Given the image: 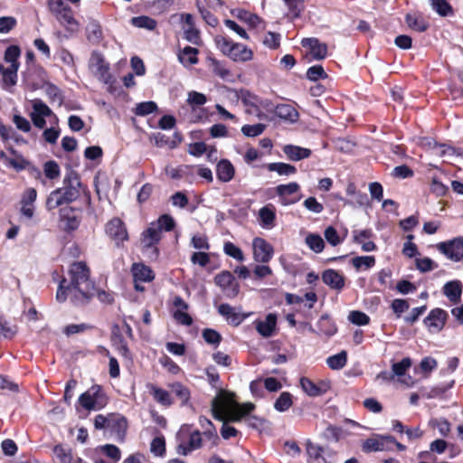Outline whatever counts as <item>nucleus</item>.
Segmentation results:
<instances>
[{"instance_id":"2","label":"nucleus","mask_w":463,"mask_h":463,"mask_svg":"<svg viewBox=\"0 0 463 463\" xmlns=\"http://www.w3.org/2000/svg\"><path fill=\"white\" fill-rule=\"evenodd\" d=\"M85 192V187L80 182L77 172L69 171L62 181V186L51 192L46 200V208L52 211L63 204L71 203L76 201L81 193Z\"/></svg>"},{"instance_id":"39","label":"nucleus","mask_w":463,"mask_h":463,"mask_svg":"<svg viewBox=\"0 0 463 463\" xmlns=\"http://www.w3.org/2000/svg\"><path fill=\"white\" fill-rule=\"evenodd\" d=\"M430 4L432 10L442 17L453 14V8L447 0H430Z\"/></svg>"},{"instance_id":"21","label":"nucleus","mask_w":463,"mask_h":463,"mask_svg":"<svg viewBox=\"0 0 463 463\" xmlns=\"http://www.w3.org/2000/svg\"><path fill=\"white\" fill-rule=\"evenodd\" d=\"M218 313L232 326H239L249 316L237 312L235 307L226 303L221 304L218 307Z\"/></svg>"},{"instance_id":"9","label":"nucleus","mask_w":463,"mask_h":463,"mask_svg":"<svg viewBox=\"0 0 463 463\" xmlns=\"http://www.w3.org/2000/svg\"><path fill=\"white\" fill-rule=\"evenodd\" d=\"M90 69L93 74L103 83L111 84L112 75L109 72V65L105 61L101 53L93 52L90 59Z\"/></svg>"},{"instance_id":"12","label":"nucleus","mask_w":463,"mask_h":463,"mask_svg":"<svg viewBox=\"0 0 463 463\" xmlns=\"http://www.w3.org/2000/svg\"><path fill=\"white\" fill-rule=\"evenodd\" d=\"M214 283L228 298H234L240 291V285L230 271H222L214 277Z\"/></svg>"},{"instance_id":"56","label":"nucleus","mask_w":463,"mask_h":463,"mask_svg":"<svg viewBox=\"0 0 463 463\" xmlns=\"http://www.w3.org/2000/svg\"><path fill=\"white\" fill-rule=\"evenodd\" d=\"M307 78L312 81H317L320 79H326L327 74L321 65H314L307 69Z\"/></svg>"},{"instance_id":"3","label":"nucleus","mask_w":463,"mask_h":463,"mask_svg":"<svg viewBox=\"0 0 463 463\" xmlns=\"http://www.w3.org/2000/svg\"><path fill=\"white\" fill-rule=\"evenodd\" d=\"M211 410L215 420L227 423L240 421L243 417L232 394L222 390H220L216 397L213 399Z\"/></svg>"},{"instance_id":"58","label":"nucleus","mask_w":463,"mask_h":463,"mask_svg":"<svg viewBox=\"0 0 463 463\" xmlns=\"http://www.w3.org/2000/svg\"><path fill=\"white\" fill-rule=\"evenodd\" d=\"M204 341L213 345H219L222 341V335L214 329L206 328L202 333Z\"/></svg>"},{"instance_id":"22","label":"nucleus","mask_w":463,"mask_h":463,"mask_svg":"<svg viewBox=\"0 0 463 463\" xmlns=\"http://www.w3.org/2000/svg\"><path fill=\"white\" fill-rule=\"evenodd\" d=\"M37 192L33 188L27 189L21 199V214L27 219H32L34 214V202Z\"/></svg>"},{"instance_id":"36","label":"nucleus","mask_w":463,"mask_h":463,"mask_svg":"<svg viewBox=\"0 0 463 463\" xmlns=\"http://www.w3.org/2000/svg\"><path fill=\"white\" fill-rule=\"evenodd\" d=\"M266 167L269 172H276L279 175L289 176L297 173L294 165L282 162L269 163Z\"/></svg>"},{"instance_id":"1","label":"nucleus","mask_w":463,"mask_h":463,"mask_svg":"<svg viewBox=\"0 0 463 463\" xmlns=\"http://www.w3.org/2000/svg\"><path fill=\"white\" fill-rule=\"evenodd\" d=\"M69 281L61 280L56 299L64 302L68 298L76 306L87 304L95 294L94 283L90 279V269L82 261L73 262L69 269Z\"/></svg>"},{"instance_id":"44","label":"nucleus","mask_w":463,"mask_h":463,"mask_svg":"<svg viewBox=\"0 0 463 463\" xmlns=\"http://www.w3.org/2000/svg\"><path fill=\"white\" fill-rule=\"evenodd\" d=\"M351 262L357 270L369 269L374 266L375 258L373 256H359L353 258Z\"/></svg>"},{"instance_id":"37","label":"nucleus","mask_w":463,"mask_h":463,"mask_svg":"<svg viewBox=\"0 0 463 463\" xmlns=\"http://www.w3.org/2000/svg\"><path fill=\"white\" fill-rule=\"evenodd\" d=\"M318 334L331 336L336 333V326L327 315H322L317 322Z\"/></svg>"},{"instance_id":"25","label":"nucleus","mask_w":463,"mask_h":463,"mask_svg":"<svg viewBox=\"0 0 463 463\" xmlns=\"http://www.w3.org/2000/svg\"><path fill=\"white\" fill-rule=\"evenodd\" d=\"M463 285L459 280L447 282L442 288V293L453 304L460 302Z\"/></svg>"},{"instance_id":"16","label":"nucleus","mask_w":463,"mask_h":463,"mask_svg":"<svg viewBox=\"0 0 463 463\" xmlns=\"http://www.w3.org/2000/svg\"><path fill=\"white\" fill-rule=\"evenodd\" d=\"M128 422L125 417L117 414H110L108 431L117 441L122 442L126 436Z\"/></svg>"},{"instance_id":"60","label":"nucleus","mask_w":463,"mask_h":463,"mask_svg":"<svg viewBox=\"0 0 463 463\" xmlns=\"http://www.w3.org/2000/svg\"><path fill=\"white\" fill-rule=\"evenodd\" d=\"M348 319L352 324L357 326H365L370 322V317L362 311H352L349 313Z\"/></svg>"},{"instance_id":"31","label":"nucleus","mask_w":463,"mask_h":463,"mask_svg":"<svg viewBox=\"0 0 463 463\" xmlns=\"http://www.w3.org/2000/svg\"><path fill=\"white\" fill-rule=\"evenodd\" d=\"M56 458L61 463H80L82 459L75 456L71 449L62 445H56L53 449Z\"/></svg>"},{"instance_id":"35","label":"nucleus","mask_w":463,"mask_h":463,"mask_svg":"<svg viewBox=\"0 0 463 463\" xmlns=\"http://www.w3.org/2000/svg\"><path fill=\"white\" fill-rule=\"evenodd\" d=\"M147 388L154 400L163 406H170L173 403L170 393L154 384H148Z\"/></svg>"},{"instance_id":"62","label":"nucleus","mask_w":463,"mask_h":463,"mask_svg":"<svg viewBox=\"0 0 463 463\" xmlns=\"http://www.w3.org/2000/svg\"><path fill=\"white\" fill-rule=\"evenodd\" d=\"M326 241L332 246H337L342 243L343 240L340 238L338 232L333 226H328L324 232Z\"/></svg>"},{"instance_id":"29","label":"nucleus","mask_w":463,"mask_h":463,"mask_svg":"<svg viewBox=\"0 0 463 463\" xmlns=\"http://www.w3.org/2000/svg\"><path fill=\"white\" fill-rule=\"evenodd\" d=\"M273 113L281 119L294 123L298 119V112L290 104H279L275 106Z\"/></svg>"},{"instance_id":"6","label":"nucleus","mask_w":463,"mask_h":463,"mask_svg":"<svg viewBox=\"0 0 463 463\" xmlns=\"http://www.w3.org/2000/svg\"><path fill=\"white\" fill-rule=\"evenodd\" d=\"M78 402L86 411H99L107 405L108 397L100 385L94 384L80 395Z\"/></svg>"},{"instance_id":"40","label":"nucleus","mask_w":463,"mask_h":463,"mask_svg":"<svg viewBox=\"0 0 463 463\" xmlns=\"http://www.w3.org/2000/svg\"><path fill=\"white\" fill-rule=\"evenodd\" d=\"M131 24L137 28H144L149 31H153L156 28L157 23L155 19L149 16L140 15L132 17Z\"/></svg>"},{"instance_id":"19","label":"nucleus","mask_w":463,"mask_h":463,"mask_svg":"<svg viewBox=\"0 0 463 463\" xmlns=\"http://www.w3.org/2000/svg\"><path fill=\"white\" fill-rule=\"evenodd\" d=\"M301 45L309 49L310 54L314 60L319 61L326 57V44L319 42L317 38H304L301 41Z\"/></svg>"},{"instance_id":"34","label":"nucleus","mask_w":463,"mask_h":463,"mask_svg":"<svg viewBox=\"0 0 463 463\" xmlns=\"http://www.w3.org/2000/svg\"><path fill=\"white\" fill-rule=\"evenodd\" d=\"M55 17L60 22V24L67 29V31L71 33L78 31L79 24L73 17L72 10L71 7H68L65 11L61 12Z\"/></svg>"},{"instance_id":"46","label":"nucleus","mask_w":463,"mask_h":463,"mask_svg":"<svg viewBox=\"0 0 463 463\" xmlns=\"http://www.w3.org/2000/svg\"><path fill=\"white\" fill-rule=\"evenodd\" d=\"M190 244L194 249L198 250H208L210 249L208 237L202 233L194 234L191 238Z\"/></svg>"},{"instance_id":"13","label":"nucleus","mask_w":463,"mask_h":463,"mask_svg":"<svg viewBox=\"0 0 463 463\" xmlns=\"http://www.w3.org/2000/svg\"><path fill=\"white\" fill-rule=\"evenodd\" d=\"M106 233L119 246L128 240L125 223L119 218H113L106 225Z\"/></svg>"},{"instance_id":"48","label":"nucleus","mask_w":463,"mask_h":463,"mask_svg":"<svg viewBox=\"0 0 463 463\" xmlns=\"http://www.w3.org/2000/svg\"><path fill=\"white\" fill-rule=\"evenodd\" d=\"M223 251L226 255L236 260L237 261L242 262L244 260L242 250L231 241L224 242Z\"/></svg>"},{"instance_id":"49","label":"nucleus","mask_w":463,"mask_h":463,"mask_svg":"<svg viewBox=\"0 0 463 463\" xmlns=\"http://www.w3.org/2000/svg\"><path fill=\"white\" fill-rule=\"evenodd\" d=\"M411 366V360L409 357L403 358L399 363H394L392 365V375L402 377L404 376L406 371Z\"/></svg>"},{"instance_id":"61","label":"nucleus","mask_w":463,"mask_h":463,"mask_svg":"<svg viewBox=\"0 0 463 463\" xmlns=\"http://www.w3.org/2000/svg\"><path fill=\"white\" fill-rule=\"evenodd\" d=\"M211 67L215 75L222 80H226L230 76V71L219 61L211 59Z\"/></svg>"},{"instance_id":"8","label":"nucleus","mask_w":463,"mask_h":463,"mask_svg":"<svg viewBox=\"0 0 463 463\" xmlns=\"http://www.w3.org/2000/svg\"><path fill=\"white\" fill-rule=\"evenodd\" d=\"M394 442L395 438L391 435H374L363 442L362 450L365 453L392 451Z\"/></svg>"},{"instance_id":"47","label":"nucleus","mask_w":463,"mask_h":463,"mask_svg":"<svg viewBox=\"0 0 463 463\" xmlns=\"http://www.w3.org/2000/svg\"><path fill=\"white\" fill-rule=\"evenodd\" d=\"M292 405V396L289 392H282L279 398L276 400L274 403V408L278 411H288Z\"/></svg>"},{"instance_id":"20","label":"nucleus","mask_w":463,"mask_h":463,"mask_svg":"<svg viewBox=\"0 0 463 463\" xmlns=\"http://www.w3.org/2000/svg\"><path fill=\"white\" fill-rule=\"evenodd\" d=\"M321 279L332 289L341 291L345 288V277L335 269H326L323 271Z\"/></svg>"},{"instance_id":"57","label":"nucleus","mask_w":463,"mask_h":463,"mask_svg":"<svg viewBox=\"0 0 463 463\" xmlns=\"http://www.w3.org/2000/svg\"><path fill=\"white\" fill-rule=\"evenodd\" d=\"M157 109V105L154 101H145L137 105L135 113L137 116H146L155 112Z\"/></svg>"},{"instance_id":"7","label":"nucleus","mask_w":463,"mask_h":463,"mask_svg":"<svg viewBox=\"0 0 463 463\" xmlns=\"http://www.w3.org/2000/svg\"><path fill=\"white\" fill-rule=\"evenodd\" d=\"M162 239V233L152 223L141 233L140 242L142 251L151 260H156L159 255L157 244Z\"/></svg>"},{"instance_id":"63","label":"nucleus","mask_w":463,"mask_h":463,"mask_svg":"<svg viewBox=\"0 0 463 463\" xmlns=\"http://www.w3.org/2000/svg\"><path fill=\"white\" fill-rule=\"evenodd\" d=\"M184 37L189 43L198 45L200 44V33L195 27H185L183 26Z\"/></svg>"},{"instance_id":"23","label":"nucleus","mask_w":463,"mask_h":463,"mask_svg":"<svg viewBox=\"0 0 463 463\" xmlns=\"http://www.w3.org/2000/svg\"><path fill=\"white\" fill-rule=\"evenodd\" d=\"M276 325L277 316L273 313L268 314L264 320H257L255 322L257 332L263 337L271 336L276 328Z\"/></svg>"},{"instance_id":"32","label":"nucleus","mask_w":463,"mask_h":463,"mask_svg":"<svg viewBox=\"0 0 463 463\" xmlns=\"http://www.w3.org/2000/svg\"><path fill=\"white\" fill-rule=\"evenodd\" d=\"M96 454L106 456L111 463H118L121 458V450L113 444L98 446L96 448Z\"/></svg>"},{"instance_id":"42","label":"nucleus","mask_w":463,"mask_h":463,"mask_svg":"<svg viewBox=\"0 0 463 463\" xmlns=\"http://www.w3.org/2000/svg\"><path fill=\"white\" fill-rule=\"evenodd\" d=\"M162 233L163 231L170 232L175 228V222L172 216L168 214L161 215L156 222H151Z\"/></svg>"},{"instance_id":"27","label":"nucleus","mask_w":463,"mask_h":463,"mask_svg":"<svg viewBox=\"0 0 463 463\" xmlns=\"http://www.w3.org/2000/svg\"><path fill=\"white\" fill-rule=\"evenodd\" d=\"M282 151L291 161H300L302 159L308 158L312 154V151L309 148L295 145H285Z\"/></svg>"},{"instance_id":"17","label":"nucleus","mask_w":463,"mask_h":463,"mask_svg":"<svg viewBox=\"0 0 463 463\" xmlns=\"http://www.w3.org/2000/svg\"><path fill=\"white\" fill-rule=\"evenodd\" d=\"M448 314L441 308H434L424 318L425 326L433 332H439L445 326Z\"/></svg>"},{"instance_id":"64","label":"nucleus","mask_w":463,"mask_h":463,"mask_svg":"<svg viewBox=\"0 0 463 463\" xmlns=\"http://www.w3.org/2000/svg\"><path fill=\"white\" fill-rule=\"evenodd\" d=\"M44 175L49 179H55L60 175V167L55 161H48L43 166Z\"/></svg>"},{"instance_id":"4","label":"nucleus","mask_w":463,"mask_h":463,"mask_svg":"<svg viewBox=\"0 0 463 463\" xmlns=\"http://www.w3.org/2000/svg\"><path fill=\"white\" fill-rule=\"evenodd\" d=\"M238 98L246 107V113L252 115L260 120L268 119V113L275 110L274 103L269 99H262L247 90H241Z\"/></svg>"},{"instance_id":"14","label":"nucleus","mask_w":463,"mask_h":463,"mask_svg":"<svg viewBox=\"0 0 463 463\" xmlns=\"http://www.w3.org/2000/svg\"><path fill=\"white\" fill-rule=\"evenodd\" d=\"M80 222L79 212L70 206H65L60 210V225L66 232H71L78 229Z\"/></svg>"},{"instance_id":"51","label":"nucleus","mask_w":463,"mask_h":463,"mask_svg":"<svg viewBox=\"0 0 463 463\" xmlns=\"http://www.w3.org/2000/svg\"><path fill=\"white\" fill-rule=\"evenodd\" d=\"M306 449H307V453L309 458H312L316 460L322 459L325 463H326V459L322 456V453L324 452L323 447H321L317 444H315V443L311 442L310 440H307L306 443Z\"/></svg>"},{"instance_id":"55","label":"nucleus","mask_w":463,"mask_h":463,"mask_svg":"<svg viewBox=\"0 0 463 463\" xmlns=\"http://www.w3.org/2000/svg\"><path fill=\"white\" fill-rule=\"evenodd\" d=\"M206 96L201 92L192 90L188 92L187 103L194 109L195 106H203L206 103Z\"/></svg>"},{"instance_id":"28","label":"nucleus","mask_w":463,"mask_h":463,"mask_svg":"<svg viewBox=\"0 0 463 463\" xmlns=\"http://www.w3.org/2000/svg\"><path fill=\"white\" fill-rule=\"evenodd\" d=\"M134 282H150L154 279L153 270L143 263H134L131 268Z\"/></svg>"},{"instance_id":"26","label":"nucleus","mask_w":463,"mask_h":463,"mask_svg":"<svg viewBox=\"0 0 463 463\" xmlns=\"http://www.w3.org/2000/svg\"><path fill=\"white\" fill-rule=\"evenodd\" d=\"M259 222L262 228L271 229L275 226L276 209L271 203H269L259 211Z\"/></svg>"},{"instance_id":"33","label":"nucleus","mask_w":463,"mask_h":463,"mask_svg":"<svg viewBox=\"0 0 463 463\" xmlns=\"http://www.w3.org/2000/svg\"><path fill=\"white\" fill-rule=\"evenodd\" d=\"M405 22L411 30L419 33L425 32L429 27V24L425 21L424 17L416 13L407 14Z\"/></svg>"},{"instance_id":"53","label":"nucleus","mask_w":463,"mask_h":463,"mask_svg":"<svg viewBox=\"0 0 463 463\" xmlns=\"http://www.w3.org/2000/svg\"><path fill=\"white\" fill-rule=\"evenodd\" d=\"M21 50L17 45H11L6 48L5 52V61L11 63V66L19 64L18 58L20 57Z\"/></svg>"},{"instance_id":"5","label":"nucleus","mask_w":463,"mask_h":463,"mask_svg":"<svg viewBox=\"0 0 463 463\" xmlns=\"http://www.w3.org/2000/svg\"><path fill=\"white\" fill-rule=\"evenodd\" d=\"M215 43L221 52L234 61H248L252 59V51L241 43H233L224 36H217Z\"/></svg>"},{"instance_id":"10","label":"nucleus","mask_w":463,"mask_h":463,"mask_svg":"<svg viewBox=\"0 0 463 463\" xmlns=\"http://www.w3.org/2000/svg\"><path fill=\"white\" fill-rule=\"evenodd\" d=\"M299 191L300 186L296 182L279 184L275 187V193L279 197V203L284 206L298 203L302 197L301 194L297 195Z\"/></svg>"},{"instance_id":"45","label":"nucleus","mask_w":463,"mask_h":463,"mask_svg":"<svg viewBox=\"0 0 463 463\" xmlns=\"http://www.w3.org/2000/svg\"><path fill=\"white\" fill-rule=\"evenodd\" d=\"M171 390L181 400L182 405L187 404L190 399V391L187 387L176 382L171 384Z\"/></svg>"},{"instance_id":"18","label":"nucleus","mask_w":463,"mask_h":463,"mask_svg":"<svg viewBox=\"0 0 463 463\" xmlns=\"http://www.w3.org/2000/svg\"><path fill=\"white\" fill-rule=\"evenodd\" d=\"M300 386L303 392L311 397L321 396L326 393L330 388L327 382L321 381L316 383L307 377H302L300 379Z\"/></svg>"},{"instance_id":"15","label":"nucleus","mask_w":463,"mask_h":463,"mask_svg":"<svg viewBox=\"0 0 463 463\" xmlns=\"http://www.w3.org/2000/svg\"><path fill=\"white\" fill-rule=\"evenodd\" d=\"M253 258L257 262L267 263L273 256V248L264 239L257 237L252 241Z\"/></svg>"},{"instance_id":"11","label":"nucleus","mask_w":463,"mask_h":463,"mask_svg":"<svg viewBox=\"0 0 463 463\" xmlns=\"http://www.w3.org/2000/svg\"><path fill=\"white\" fill-rule=\"evenodd\" d=\"M437 249L447 259L458 262L463 259V238L457 237L452 240L437 244Z\"/></svg>"},{"instance_id":"59","label":"nucleus","mask_w":463,"mask_h":463,"mask_svg":"<svg viewBox=\"0 0 463 463\" xmlns=\"http://www.w3.org/2000/svg\"><path fill=\"white\" fill-rule=\"evenodd\" d=\"M29 165L28 161L24 159L22 155H16L15 157H9L5 165L15 169L16 171H22L26 168Z\"/></svg>"},{"instance_id":"41","label":"nucleus","mask_w":463,"mask_h":463,"mask_svg":"<svg viewBox=\"0 0 463 463\" xmlns=\"http://www.w3.org/2000/svg\"><path fill=\"white\" fill-rule=\"evenodd\" d=\"M347 362V354L342 351L336 354L331 355L326 359V364L332 370H340L344 368Z\"/></svg>"},{"instance_id":"43","label":"nucleus","mask_w":463,"mask_h":463,"mask_svg":"<svg viewBox=\"0 0 463 463\" xmlns=\"http://www.w3.org/2000/svg\"><path fill=\"white\" fill-rule=\"evenodd\" d=\"M31 114L44 118L53 116L55 120H58L52 109L41 99H34L33 101V111Z\"/></svg>"},{"instance_id":"50","label":"nucleus","mask_w":463,"mask_h":463,"mask_svg":"<svg viewBox=\"0 0 463 463\" xmlns=\"http://www.w3.org/2000/svg\"><path fill=\"white\" fill-rule=\"evenodd\" d=\"M266 128V126L261 123L254 125H244L241 128V132L244 136L249 137H255L261 135Z\"/></svg>"},{"instance_id":"30","label":"nucleus","mask_w":463,"mask_h":463,"mask_svg":"<svg viewBox=\"0 0 463 463\" xmlns=\"http://www.w3.org/2000/svg\"><path fill=\"white\" fill-rule=\"evenodd\" d=\"M199 53L198 49L191 46H185L184 49L180 50L177 56L178 61L184 66L190 67L192 65L197 64L199 60L197 55Z\"/></svg>"},{"instance_id":"24","label":"nucleus","mask_w":463,"mask_h":463,"mask_svg":"<svg viewBox=\"0 0 463 463\" xmlns=\"http://www.w3.org/2000/svg\"><path fill=\"white\" fill-rule=\"evenodd\" d=\"M235 175V168L228 159H222L216 165V176L222 183L232 181Z\"/></svg>"},{"instance_id":"52","label":"nucleus","mask_w":463,"mask_h":463,"mask_svg":"<svg viewBox=\"0 0 463 463\" xmlns=\"http://www.w3.org/2000/svg\"><path fill=\"white\" fill-rule=\"evenodd\" d=\"M454 384V381H452L448 386H435L431 387L430 390L423 389L422 396L427 399L437 398L442 394H444L449 388H451Z\"/></svg>"},{"instance_id":"38","label":"nucleus","mask_w":463,"mask_h":463,"mask_svg":"<svg viewBox=\"0 0 463 463\" xmlns=\"http://www.w3.org/2000/svg\"><path fill=\"white\" fill-rule=\"evenodd\" d=\"M305 243L315 253H321L325 249V241L317 233H308L305 238Z\"/></svg>"},{"instance_id":"54","label":"nucleus","mask_w":463,"mask_h":463,"mask_svg":"<svg viewBox=\"0 0 463 463\" xmlns=\"http://www.w3.org/2000/svg\"><path fill=\"white\" fill-rule=\"evenodd\" d=\"M18 69L19 64H14V66L7 68V71H5L3 75V81L5 85L12 87L16 84Z\"/></svg>"}]
</instances>
